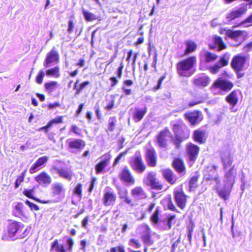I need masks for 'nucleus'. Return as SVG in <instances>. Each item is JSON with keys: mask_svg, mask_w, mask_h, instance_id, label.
<instances>
[{"mask_svg": "<svg viewBox=\"0 0 252 252\" xmlns=\"http://www.w3.org/2000/svg\"><path fill=\"white\" fill-rule=\"evenodd\" d=\"M24 225L20 222L15 220H10L7 226L8 235L2 236V240L8 241L11 240L15 241L17 239H23L26 238L31 231V228L27 227L23 231Z\"/></svg>", "mask_w": 252, "mask_h": 252, "instance_id": "obj_1", "label": "nucleus"}, {"mask_svg": "<svg viewBox=\"0 0 252 252\" xmlns=\"http://www.w3.org/2000/svg\"><path fill=\"white\" fill-rule=\"evenodd\" d=\"M195 63L196 58L194 56L189 57L180 61L176 65L177 73L182 77L191 76L194 73L193 67Z\"/></svg>", "mask_w": 252, "mask_h": 252, "instance_id": "obj_2", "label": "nucleus"}, {"mask_svg": "<svg viewBox=\"0 0 252 252\" xmlns=\"http://www.w3.org/2000/svg\"><path fill=\"white\" fill-rule=\"evenodd\" d=\"M173 130L175 134V137L173 139L174 144L176 148L178 149L181 143L185 139L189 138L190 130L184 124H176L173 126Z\"/></svg>", "mask_w": 252, "mask_h": 252, "instance_id": "obj_3", "label": "nucleus"}, {"mask_svg": "<svg viewBox=\"0 0 252 252\" xmlns=\"http://www.w3.org/2000/svg\"><path fill=\"white\" fill-rule=\"evenodd\" d=\"M218 166L210 164L204 170V177L207 180H214L216 182L217 185L220 184L219 176L217 173Z\"/></svg>", "mask_w": 252, "mask_h": 252, "instance_id": "obj_4", "label": "nucleus"}, {"mask_svg": "<svg viewBox=\"0 0 252 252\" xmlns=\"http://www.w3.org/2000/svg\"><path fill=\"white\" fill-rule=\"evenodd\" d=\"M130 164L133 170L138 173L141 174L145 170L146 165L139 154L136 153L134 155Z\"/></svg>", "mask_w": 252, "mask_h": 252, "instance_id": "obj_5", "label": "nucleus"}, {"mask_svg": "<svg viewBox=\"0 0 252 252\" xmlns=\"http://www.w3.org/2000/svg\"><path fill=\"white\" fill-rule=\"evenodd\" d=\"M186 150L189 164L191 166L197 159L199 148L192 143H190L187 146Z\"/></svg>", "mask_w": 252, "mask_h": 252, "instance_id": "obj_6", "label": "nucleus"}, {"mask_svg": "<svg viewBox=\"0 0 252 252\" xmlns=\"http://www.w3.org/2000/svg\"><path fill=\"white\" fill-rule=\"evenodd\" d=\"M233 87V84L231 81L221 77L218 78L213 84L212 89L219 88L223 91L228 92Z\"/></svg>", "mask_w": 252, "mask_h": 252, "instance_id": "obj_7", "label": "nucleus"}, {"mask_svg": "<svg viewBox=\"0 0 252 252\" xmlns=\"http://www.w3.org/2000/svg\"><path fill=\"white\" fill-rule=\"evenodd\" d=\"M116 200V194L110 188H106L102 198V202L105 206L114 205Z\"/></svg>", "mask_w": 252, "mask_h": 252, "instance_id": "obj_8", "label": "nucleus"}, {"mask_svg": "<svg viewBox=\"0 0 252 252\" xmlns=\"http://www.w3.org/2000/svg\"><path fill=\"white\" fill-rule=\"evenodd\" d=\"M51 189L52 196L56 197L57 200H60L65 192L64 185L60 182L53 183L51 185Z\"/></svg>", "mask_w": 252, "mask_h": 252, "instance_id": "obj_9", "label": "nucleus"}, {"mask_svg": "<svg viewBox=\"0 0 252 252\" xmlns=\"http://www.w3.org/2000/svg\"><path fill=\"white\" fill-rule=\"evenodd\" d=\"M59 61V54L56 51L53 49L47 53L43 63V65L46 68L49 67L58 63Z\"/></svg>", "mask_w": 252, "mask_h": 252, "instance_id": "obj_10", "label": "nucleus"}, {"mask_svg": "<svg viewBox=\"0 0 252 252\" xmlns=\"http://www.w3.org/2000/svg\"><path fill=\"white\" fill-rule=\"evenodd\" d=\"M238 91L236 90L233 91L226 97V101L230 105V110L231 112H235L237 109H235V106L238 102Z\"/></svg>", "mask_w": 252, "mask_h": 252, "instance_id": "obj_11", "label": "nucleus"}, {"mask_svg": "<svg viewBox=\"0 0 252 252\" xmlns=\"http://www.w3.org/2000/svg\"><path fill=\"white\" fill-rule=\"evenodd\" d=\"M185 118L191 125H195L199 123L202 120V114L200 111H194L193 112L186 113L184 114Z\"/></svg>", "mask_w": 252, "mask_h": 252, "instance_id": "obj_12", "label": "nucleus"}, {"mask_svg": "<svg viewBox=\"0 0 252 252\" xmlns=\"http://www.w3.org/2000/svg\"><path fill=\"white\" fill-rule=\"evenodd\" d=\"M237 175L236 170L234 166L231 167L225 174L223 182L226 187L232 188L235 183V179Z\"/></svg>", "mask_w": 252, "mask_h": 252, "instance_id": "obj_13", "label": "nucleus"}, {"mask_svg": "<svg viewBox=\"0 0 252 252\" xmlns=\"http://www.w3.org/2000/svg\"><path fill=\"white\" fill-rule=\"evenodd\" d=\"M174 199L178 206L183 209L186 206V195L182 189H176L174 192Z\"/></svg>", "mask_w": 252, "mask_h": 252, "instance_id": "obj_14", "label": "nucleus"}, {"mask_svg": "<svg viewBox=\"0 0 252 252\" xmlns=\"http://www.w3.org/2000/svg\"><path fill=\"white\" fill-rule=\"evenodd\" d=\"M68 144L69 151L74 153V149L80 150L83 149L85 146V142L80 139H68L66 140Z\"/></svg>", "mask_w": 252, "mask_h": 252, "instance_id": "obj_15", "label": "nucleus"}, {"mask_svg": "<svg viewBox=\"0 0 252 252\" xmlns=\"http://www.w3.org/2000/svg\"><path fill=\"white\" fill-rule=\"evenodd\" d=\"M146 160L149 166L155 167L157 164V156L153 147L147 149L145 153Z\"/></svg>", "mask_w": 252, "mask_h": 252, "instance_id": "obj_16", "label": "nucleus"}, {"mask_svg": "<svg viewBox=\"0 0 252 252\" xmlns=\"http://www.w3.org/2000/svg\"><path fill=\"white\" fill-rule=\"evenodd\" d=\"M246 61V59L244 56L238 55L233 58L231 65L234 70H242Z\"/></svg>", "mask_w": 252, "mask_h": 252, "instance_id": "obj_17", "label": "nucleus"}, {"mask_svg": "<svg viewBox=\"0 0 252 252\" xmlns=\"http://www.w3.org/2000/svg\"><path fill=\"white\" fill-rule=\"evenodd\" d=\"M144 182L153 189H161L162 187V186L157 181L155 174L153 172L148 174L146 178L144 180Z\"/></svg>", "mask_w": 252, "mask_h": 252, "instance_id": "obj_18", "label": "nucleus"}, {"mask_svg": "<svg viewBox=\"0 0 252 252\" xmlns=\"http://www.w3.org/2000/svg\"><path fill=\"white\" fill-rule=\"evenodd\" d=\"M35 180L44 187H47L52 182L51 177L45 172H42L36 176L35 177Z\"/></svg>", "mask_w": 252, "mask_h": 252, "instance_id": "obj_19", "label": "nucleus"}, {"mask_svg": "<svg viewBox=\"0 0 252 252\" xmlns=\"http://www.w3.org/2000/svg\"><path fill=\"white\" fill-rule=\"evenodd\" d=\"M120 179L128 185L134 184L135 180L131 175L130 171L126 166H125L120 174Z\"/></svg>", "mask_w": 252, "mask_h": 252, "instance_id": "obj_20", "label": "nucleus"}, {"mask_svg": "<svg viewBox=\"0 0 252 252\" xmlns=\"http://www.w3.org/2000/svg\"><path fill=\"white\" fill-rule=\"evenodd\" d=\"M227 37L231 38L235 41H238L239 38L241 36H246L247 33L244 31L236 30L233 31L230 29L223 30V32Z\"/></svg>", "mask_w": 252, "mask_h": 252, "instance_id": "obj_21", "label": "nucleus"}, {"mask_svg": "<svg viewBox=\"0 0 252 252\" xmlns=\"http://www.w3.org/2000/svg\"><path fill=\"white\" fill-rule=\"evenodd\" d=\"M172 165L175 170L181 176L186 174V167L182 159L175 158L172 162Z\"/></svg>", "mask_w": 252, "mask_h": 252, "instance_id": "obj_22", "label": "nucleus"}, {"mask_svg": "<svg viewBox=\"0 0 252 252\" xmlns=\"http://www.w3.org/2000/svg\"><path fill=\"white\" fill-rule=\"evenodd\" d=\"M221 160L223 164L224 169H226L231 165L232 160L230 157V151L228 149L224 150L221 153Z\"/></svg>", "mask_w": 252, "mask_h": 252, "instance_id": "obj_23", "label": "nucleus"}, {"mask_svg": "<svg viewBox=\"0 0 252 252\" xmlns=\"http://www.w3.org/2000/svg\"><path fill=\"white\" fill-rule=\"evenodd\" d=\"M193 83L198 87L207 86L209 83V78L204 74L196 76L193 80Z\"/></svg>", "mask_w": 252, "mask_h": 252, "instance_id": "obj_24", "label": "nucleus"}, {"mask_svg": "<svg viewBox=\"0 0 252 252\" xmlns=\"http://www.w3.org/2000/svg\"><path fill=\"white\" fill-rule=\"evenodd\" d=\"M101 158V160L96 164L95 166V172L97 174L102 172L103 170L108 164L110 158L108 155H105L102 156Z\"/></svg>", "mask_w": 252, "mask_h": 252, "instance_id": "obj_25", "label": "nucleus"}, {"mask_svg": "<svg viewBox=\"0 0 252 252\" xmlns=\"http://www.w3.org/2000/svg\"><path fill=\"white\" fill-rule=\"evenodd\" d=\"M59 175L67 180L70 181L72 178V173L68 169L65 168H58L54 167L53 168Z\"/></svg>", "mask_w": 252, "mask_h": 252, "instance_id": "obj_26", "label": "nucleus"}, {"mask_svg": "<svg viewBox=\"0 0 252 252\" xmlns=\"http://www.w3.org/2000/svg\"><path fill=\"white\" fill-rule=\"evenodd\" d=\"M170 134L168 130L161 131L158 136L157 142L161 148H165L167 146V139L166 137Z\"/></svg>", "mask_w": 252, "mask_h": 252, "instance_id": "obj_27", "label": "nucleus"}, {"mask_svg": "<svg viewBox=\"0 0 252 252\" xmlns=\"http://www.w3.org/2000/svg\"><path fill=\"white\" fill-rule=\"evenodd\" d=\"M162 175L165 180L171 184H174L176 182V176L174 175L173 172L169 169L163 170Z\"/></svg>", "mask_w": 252, "mask_h": 252, "instance_id": "obj_28", "label": "nucleus"}, {"mask_svg": "<svg viewBox=\"0 0 252 252\" xmlns=\"http://www.w3.org/2000/svg\"><path fill=\"white\" fill-rule=\"evenodd\" d=\"M144 229V233L142 236V241L145 245L151 246L153 244V241L151 239L150 229L148 226H145Z\"/></svg>", "mask_w": 252, "mask_h": 252, "instance_id": "obj_29", "label": "nucleus"}, {"mask_svg": "<svg viewBox=\"0 0 252 252\" xmlns=\"http://www.w3.org/2000/svg\"><path fill=\"white\" fill-rule=\"evenodd\" d=\"M213 40L214 45H210L211 49L217 48V50L218 51H220L225 49L226 46L220 37L216 35L214 37Z\"/></svg>", "mask_w": 252, "mask_h": 252, "instance_id": "obj_30", "label": "nucleus"}, {"mask_svg": "<svg viewBox=\"0 0 252 252\" xmlns=\"http://www.w3.org/2000/svg\"><path fill=\"white\" fill-rule=\"evenodd\" d=\"M147 110V109L146 106L141 109L135 108L133 113V119L134 121L135 122H139L146 113Z\"/></svg>", "mask_w": 252, "mask_h": 252, "instance_id": "obj_31", "label": "nucleus"}, {"mask_svg": "<svg viewBox=\"0 0 252 252\" xmlns=\"http://www.w3.org/2000/svg\"><path fill=\"white\" fill-rule=\"evenodd\" d=\"M132 195L137 199H142L146 197V194L141 187H136L131 190Z\"/></svg>", "mask_w": 252, "mask_h": 252, "instance_id": "obj_32", "label": "nucleus"}, {"mask_svg": "<svg viewBox=\"0 0 252 252\" xmlns=\"http://www.w3.org/2000/svg\"><path fill=\"white\" fill-rule=\"evenodd\" d=\"M245 12L243 8H239L237 10H233L229 13L226 16V19L228 21H231L236 18L240 17Z\"/></svg>", "mask_w": 252, "mask_h": 252, "instance_id": "obj_33", "label": "nucleus"}, {"mask_svg": "<svg viewBox=\"0 0 252 252\" xmlns=\"http://www.w3.org/2000/svg\"><path fill=\"white\" fill-rule=\"evenodd\" d=\"M205 132L203 130L197 129L193 132L194 140L199 143H202L204 142Z\"/></svg>", "mask_w": 252, "mask_h": 252, "instance_id": "obj_34", "label": "nucleus"}, {"mask_svg": "<svg viewBox=\"0 0 252 252\" xmlns=\"http://www.w3.org/2000/svg\"><path fill=\"white\" fill-rule=\"evenodd\" d=\"M231 188H232L226 187V185L224 184V187L222 189H217L219 196L224 200L227 199L228 198Z\"/></svg>", "mask_w": 252, "mask_h": 252, "instance_id": "obj_35", "label": "nucleus"}, {"mask_svg": "<svg viewBox=\"0 0 252 252\" xmlns=\"http://www.w3.org/2000/svg\"><path fill=\"white\" fill-rule=\"evenodd\" d=\"M186 49L185 54L188 55L195 50L196 48V44L192 41H187L186 42Z\"/></svg>", "mask_w": 252, "mask_h": 252, "instance_id": "obj_36", "label": "nucleus"}, {"mask_svg": "<svg viewBox=\"0 0 252 252\" xmlns=\"http://www.w3.org/2000/svg\"><path fill=\"white\" fill-rule=\"evenodd\" d=\"M82 13L87 21H92L98 18V17L96 15L85 10V9H83Z\"/></svg>", "mask_w": 252, "mask_h": 252, "instance_id": "obj_37", "label": "nucleus"}, {"mask_svg": "<svg viewBox=\"0 0 252 252\" xmlns=\"http://www.w3.org/2000/svg\"><path fill=\"white\" fill-rule=\"evenodd\" d=\"M24 204L22 202H18L15 207V210L13 211V214L16 217H20L23 215Z\"/></svg>", "mask_w": 252, "mask_h": 252, "instance_id": "obj_38", "label": "nucleus"}, {"mask_svg": "<svg viewBox=\"0 0 252 252\" xmlns=\"http://www.w3.org/2000/svg\"><path fill=\"white\" fill-rule=\"evenodd\" d=\"M52 249H54L57 252H65L63 245L59 244L57 240H55L52 243Z\"/></svg>", "mask_w": 252, "mask_h": 252, "instance_id": "obj_39", "label": "nucleus"}, {"mask_svg": "<svg viewBox=\"0 0 252 252\" xmlns=\"http://www.w3.org/2000/svg\"><path fill=\"white\" fill-rule=\"evenodd\" d=\"M205 60L206 62H213L217 60L218 56L206 51L204 53Z\"/></svg>", "mask_w": 252, "mask_h": 252, "instance_id": "obj_40", "label": "nucleus"}, {"mask_svg": "<svg viewBox=\"0 0 252 252\" xmlns=\"http://www.w3.org/2000/svg\"><path fill=\"white\" fill-rule=\"evenodd\" d=\"M46 74L47 75H51L59 77V67L55 66L50 69L46 70Z\"/></svg>", "mask_w": 252, "mask_h": 252, "instance_id": "obj_41", "label": "nucleus"}, {"mask_svg": "<svg viewBox=\"0 0 252 252\" xmlns=\"http://www.w3.org/2000/svg\"><path fill=\"white\" fill-rule=\"evenodd\" d=\"M230 58V54L228 53H226L223 55L220 58V61L219 63L220 65H222V67L224 66H226L228 64V60Z\"/></svg>", "mask_w": 252, "mask_h": 252, "instance_id": "obj_42", "label": "nucleus"}, {"mask_svg": "<svg viewBox=\"0 0 252 252\" xmlns=\"http://www.w3.org/2000/svg\"><path fill=\"white\" fill-rule=\"evenodd\" d=\"M57 85V82L55 81H51L49 82H46L44 84L45 89L50 92H52L55 88Z\"/></svg>", "mask_w": 252, "mask_h": 252, "instance_id": "obj_43", "label": "nucleus"}, {"mask_svg": "<svg viewBox=\"0 0 252 252\" xmlns=\"http://www.w3.org/2000/svg\"><path fill=\"white\" fill-rule=\"evenodd\" d=\"M63 122L62 116L57 117L49 121L46 125V127H51L54 124H60Z\"/></svg>", "mask_w": 252, "mask_h": 252, "instance_id": "obj_44", "label": "nucleus"}, {"mask_svg": "<svg viewBox=\"0 0 252 252\" xmlns=\"http://www.w3.org/2000/svg\"><path fill=\"white\" fill-rule=\"evenodd\" d=\"M197 176H194L192 177L189 182V187L190 191L195 188L197 186Z\"/></svg>", "mask_w": 252, "mask_h": 252, "instance_id": "obj_45", "label": "nucleus"}, {"mask_svg": "<svg viewBox=\"0 0 252 252\" xmlns=\"http://www.w3.org/2000/svg\"><path fill=\"white\" fill-rule=\"evenodd\" d=\"M34 193V189H25L23 191V194L26 196L27 197L32 198L34 200H36V197H35L33 194Z\"/></svg>", "mask_w": 252, "mask_h": 252, "instance_id": "obj_46", "label": "nucleus"}, {"mask_svg": "<svg viewBox=\"0 0 252 252\" xmlns=\"http://www.w3.org/2000/svg\"><path fill=\"white\" fill-rule=\"evenodd\" d=\"M128 245L135 249H139L141 246L139 241L133 238L130 239L128 242Z\"/></svg>", "mask_w": 252, "mask_h": 252, "instance_id": "obj_47", "label": "nucleus"}, {"mask_svg": "<svg viewBox=\"0 0 252 252\" xmlns=\"http://www.w3.org/2000/svg\"><path fill=\"white\" fill-rule=\"evenodd\" d=\"M221 67H222V65L220 63H217L214 65L210 66L209 69L212 73L215 74L218 72Z\"/></svg>", "mask_w": 252, "mask_h": 252, "instance_id": "obj_48", "label": "nucleus"}, {"mask_svg": "<svg viewBox=\"0 0 252 252\" xmlns=\"http://www.w3.org/2000/svg\"><path fill=\"white\" fill-rule=\"evenodd\" d=\"M158 215L159 210L158 209H156L151 217V220L153 223L155 224L158 223L159 220Z\"/></svg>", "mask_w": 252, "mask_h": 252, "instance_id": "obj_49", "label": "nucleus"}, {"mask_svg": "<svg viewBox=\"0 0 252 252\" xmlns=\"http://www.w3.org/2000/svg\"><path fill=\"white\" fill-rule=\"evenodd\" d=\"M205 99L202 97H198L195 98L194 100H192L189 103V107H191L193 106L202 103Z\"/></svg>", "mask_w": 252, "mask_h": 252, "instance_id": "obj_50", "label": "nucleus"}, {"mask_svg": "<svg viewBox=\"0 0 252 252\" xmlns=\"http://www.w3.org/2000/svg\"><path fill=\"white\" fill-rule=\"evenodd\" d=\"M109 126L108 129L110 131H112L114 129L115 124L116 122V119L115 117H110L109 119Z\"/></svg>", "mask_w": 252, "mask_h": 252, "instance_id": "obj_51", "label": "nucleus"}, {"mask_svg": "<svg viewBox=\"0 0 252 252\" xmlns=\"http://www.w3.org/2000/svg\"><path fill=\"white\" fill-rule=\"evenodd\" d=\"M40 168L41 166L35 161L31 167L29 172L31 174H33L38 171Z\"/></svg>", "mask_w": 252, "mask_h": 252, "instance_id": "obj_52", "label": "nucleus"}, {"mask_svg": "<svg viewBox=\"0 0 252 252\" xmlns=\"http://www.w3.org/2000/svg\"><path fill=\"white\" fill-rule=\"evenodd\" d=\"M45 73L43 70H40L36 77V81L38 84L42 83L43 79L44 77Z\"/></svg>", "mask_w": 252, "mask_h": 252, "instance_id": "obj_53", "label": "nucleus"}, {"mask_svg": "<svg viewBox=\"0 0 252 252\" xmlns=\"http://www.w3.org/2000/svg\"><path fill=\"white\" fill-rule=\"evenodd\" d=\"M25 203L30 208L32 211H38L39 209V207L37 205L27 199L25 201Z\"/></svg>", "mask_w": 252, "mask_h": 252, "instance_id": "obj_54", "label": "nucleus"}, {"mask_svg": "<svg viewBox=\"0 0 252 252\" xmlns=\"http://www.w3.org/2000/svg\"><path fill=\"white\" fill-rule=\"evenodd\" d=\"M66 244L67 246V250L69 252H71L72 250V247L74 245L73 240L70 237H68L66 240Z\"/></svg>", "mask_w": 252, "mask_h": 252, "instance_id": "obj_55", "label": "nucleus"}, {"mask_svg": "<svg viewBox=\"0 0 252 252\" xmlns=\"http://www.w3.org/2000/svg\"><path fill=\"white\" fill-rule=\"evenodd\" d=\"M252 23V13L245 20L241 22V25H245L246 27H249L251 25L250 23Z\"/></svg>", "mask_w": 252, "mask_h": 252, "instance_id": "obj_56", "label": "nucleus"}, {"mask_svg": "<svg viewBox=\"0 0 252 252\" xmlns=\"http://www.w3.org/2000/svg\"><path fill=\"white\" fill-rule=\"evenodd\" d=\"M234 222H233V220L232 219V224H231V231L232 237L233 238H235L239 237L241 235V232L239 231H237L236 232L234 231Z\"/></svg>", "mask_w": 252, "mask_h": 252, "instance_id": "obj_57", "label": "nucleus"}, {"mask_svg": "<svg viewBox=\"0 0 252 252\" xmlns=\"http://www.w3.org/2000/svg\"><path fill=\"white\" fill-rule=\"evenodd\" d=\"M74 192L77 195L81 196L82 195V185L78 184L76 185L74 189Z\"/></svg>", "mask_w": 252, "mask_h": 252, "instance_id": "obj_58", "label": "nucleus"}, {"mask_svg": "<svg viewBox=\"0 0 252 252\" xmlns=\"http://www.w3.org/2000/svg\"><path fill=\"white\" fill-rule=\"evenodd\" d=\"M48 159V157L46 156H43L39 158L36 161L37 163L40 166L43 165L44 163H45Z\"/></svg>", "mask_w": 252, "mask_h": 252, "instance_id": "obj_59", "label": "nucleus"}, {"mask_svg": "<svg viewBox=\"0 0 252 252\" xmlns=\"http://www.w3.org/2000/svg\"><path fill=\"white\" fill-rule=\"evenodd\" d=\"M74 29V24L73 20H69L68 22V28H67V32L69 33H71L73 32V30Z\"/></svg>", "mask_w": 252, "mask_h": 252, "instance_id": "obj_60", "label": "nucleus"}, {"mask_svg": "<svg viewBox=\"0 0 252 252\" xmlns=\"http://www.w3.org/2000/svg\"><path fill=\"white\" fill-rule=\"evenodd\" d=\"M124 67V65L123 63H121L120 64V65L118 68L117 71H116V74L118 78H120L122 75V70Z\"/></svg>", "mask_w": 252, "mask_h": 252, "instance_id": "obj_61", "label": "nucleus"}, {"mask_svg": "<svg viewBox=\"0 0 252 252\" xmlns=\"http://www.w3.org/2000/svg\"><path fill=\"white\" fill-rule=\"evenodd\" d=\"M94 109L95 110V114L96 115L97 118L98 119H100L101 117V114L99 111V107L98 104H96L94 106Z\"/></svg>", "mask_w": 252, "mask_h": 252, "instance_id": "obj_62", "label": "nucleus"}, {"mask_svg": "<svg viewBox=\"0 0 252 252\" xmlns=\"http://www.w3.org/2000/svg\"><path fill=\"white\" fill-rule=\"evenodd\" d=\"M118 193L120 198H124L127 196V192L125 189H121L119 190Z\"/></svg>", "mask_w": 252, "mask_h": 252, "instance_id": "obj_63", "label": "nucleus"}, {"mask_svg": "<svg viewBox=\"0 0 252 252\" xmlns=\"http://www.w3.org/2000/svg\"><path fill=\"white\" fill-rule=\"evenodd\" d=\"M87 242L85 240H82L80 241V247L79 249L83 251V252H86Z\"/></svg>", "mask_w": 252, "mask_h": 252, "instance_id": "obj_64", "label": "nucleus"}]
</instances>
